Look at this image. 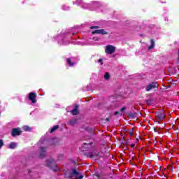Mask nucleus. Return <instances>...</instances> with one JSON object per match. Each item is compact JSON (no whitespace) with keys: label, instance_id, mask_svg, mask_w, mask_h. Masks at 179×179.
<instances>
[{"label":"nucleus","instance_id":"1","mask_svg":"<svg viewBox=\"0 0 179 179\" xmlns=\"http://www.w3.org/2000/svg\"><path fill=\"white\" fill-rule=\"evenodd\" d=\"M66 178H72L74 177L76 179H82L83 176L80 175L76 169H72L71 171H66L65 173Z\"/></svg>","mask_w":179,"mask_h":179},{"label":"nucleus","instance_id":"2","mask_svg":"<svg viewBox=\"0 0 179 179\" xmlns=\"http://www.w3.org/2000/svg\"><path fill=\"white\" fill-rule=\"evenodd\" d=\"M46 166L50 167V169H52L53 171H58V167L57 166V164H55V160L53 159L46 160Z\"/></svg>","mask_w":179,"mask_h":179},{"label":"nucleus","instance_id":"3","mask_svg":"<svg viewBox=\"0 0 179 179\" xmlns=\"http://www.w3.org/2000/svg\"><path fill=\"white\" fill-rule=\"evenodd\" d=\"M159 88V85L156 82H153L151 84H149L148 85L146 86L145 90L146 92H150V90L153 89H158Z\"/></svg>","mask_w":179,"mask_h":179},{"label":"nucleus","instance_id":"4","mask_svg":"<svg viewBox=\"0 0 179 179\" xmlns=\"http://www.w3.org/2000/svg\"><path fill=\"white\" fill-rule=\"evenodd\" d=\"M105 52L109 55L114 54V52H115V47L111 45H107L105 50Z\"/></svg>","mask_w":179,"mask_h":179},{"label":"nucleus","instance_id":"5","mask_svg":"<svg viewBox=\"0 0 179 179\" xmlns=\"http://www.w3.org/2000/svg\"><path fill=\"white\" fill-rule=\"evenodd\" d=\"M155 115L157 118H159V120H160L161 121L164 120L165 115H164V113H163V111L161 112H156L155 113Z\"/></svg>","mask_w":179,"mask_h":179},{"label":"nucleus","instance_id":"6","mask_svg":"<svg viewBox=\"0 0 179 179\" xmlns=\"http://www.w3.org/2000/svg\"><path fill=\"white\" fill-rule=\"evenodd\" d=\"M22 134V131H20V128L13 129L12 131V136H17L18 135H20Z\"/></svg>","mask_w":179,"mask_h":179},{"label":"nucleus","instance_id":"7","mask_svg":"<svg viewBox=\"0 0 179 179\" xmlns=\"http://www.w3.org/2000/svg\"><path fill=\"white\" fill-rule=\"evenodd\" d=\"M92 34H108V33L104 29H96L92 31Z\"/></svg>","mask_w":179,"mask_h":179},{"label":"nucleus","instance_id":"8","mask_svg":"<svg viewBox=\"0 0 179 179\" xmlns=\"http://www.w3.org/2000/svg\"><path fill=\"white\" fill-rule=\"evenodd\" d=\"M36 95L34 92L29 93V99L31 100V103H36Z\"/></svg>","mask_w":179,"mask_h":179},{"label":"nucleus","instance_id":"9","mask_svg":"<svg viewBox=\"0 0 179 179\" xmlns=\"http://www.w3.org/2000/svg\"><path fill=\"white\" fill-rule=\"evenodd\" d=\"M78 108H79V106L76 105V108L71 111L73 115H78V114H79V110Z\"/></svg>","mask_w":179,"mask_h":179},{"label":"nucleus","instance_id":"10","mask_svg":"<svg viewBox=\"0 0 179 179\" xmlns=\"http://www.w3.org/2000/svg\"><path fill=\"white\" fill-rule=\"evenodd\" d=\"M125 110H126L125 107L122 108L120 109V112H118V111L115 112V115H118V114H119V115H124V111H125Z\"/></svg>","mask_w":179,"mask_h":179},{"label":"nucleus","instance_id":"11","mask_svg":"<svg viewBox=\"0 0 179 179\" xmlns=\"http://www.w3.org/2000/svg\"><path fill=\"white\" fill-rule=\"evenodd\" d=\"M41 157H45V148H41Z\"/></svg>","mask_w":179,"mask_h":179},{"label":"nucleus","instance_id":"12","mask_svg":"<svg viewBox=\"0 0 179 179\" xmlns=\"http://www.w3.org/2000/svg\"><path fill=\"white\" fill-rule=\"evenodd\" d=\"M16 146H17V144L16 143H10L8 145L9 149H15V148H16Z\"/></svg>","mask_w":179,"mask_h":179},{"label":"nucleus","instance_id":"13","mask_svg":"<svg viewBox=\"0 0 179 179\" xmlns=\"http://www.w3.org/2000/svg\"><path fill=\"white\" fill-rule=\"evenodd\" d=\"M150 43H151V45L148 46V50H152L155 48V41H153V39H151Z\"/></svg>","mask_w":179,"mask_h":179},{"label":"nucleus","instance_id":"14","mask_svg":"<svg viewBox=\"0 0 179 179\" xmlns=\"http://www.w3.org/2000/svg\"><path fill=\"white\" fill-rule=\"evenodd\" d=\"M58 128H59V126L58 125H55L54 126L51 130H50V134H52V132H55V131H57V129H58Z\"/></svg>","mask_w":179,"mask_h":179},{"label":"nucleus","instance_id":"15","mask_svg":"<svg viewBox=\"0 0 179 179\" xmlns=\"http://www.w3.org/2000/svg\"><path fill=\"white\" fill-rule=\"evenodd\" d=\"M71 62H72L71 59H66V62H67L68 65H69L70 66H73L75 63H72Z\"/></svg>","mask_w":179,"mask_h":179},{"label":"nucleus","instance_id":"16","mask_svg":"<svg viewBox=\"0 0 179 179\" xmlns=\"http://www.w3.org/2000/svg\"><path fill=\"white\" fill-rule=\"evenodd\" d=\"M103 78H104L105 80H108L110 79V73H108L107 72L105 73Z\"/></svg>","mask_w":179,"mask_h":179},{"label":"nucleus","instance_id":"17","mask_svg":"<svg viewBox=\"0 0 179 179\" xmlns=\"http://www.w3.org/2000/svg\"><path fill=\"white\" fill-rule=\"evenodd\" d=\"M24 131H31V128L29 127L28 126L23 127Z\"/></svg>","mask_w":179,"mask_h":179},{"label":"nucleus","instance_id":"18","mask_svg":"<svg viewBox=\"0 0 179 179\" xmlns=\"http://www.w3.org/2000/svg\"><path fill=\"white\" fill-rule=\"evenodd\" d=\"M3 146V141L2 140H0V149Z\"/></svg>","mask_w":179,"mask_h":179},{"label":"nucleus","instance_id":"19","mask_svg":"<svg viewBox=\"0 0 179 179\" xmlns=\"http://www.w3.org/2000/svg\"><path fill=\"white\" fill-rule=\"evenodd\" d=\"M90 29H99V27L98 26H93V27H91Z\"/></svg>","mask_w":179,"mask_h":179},{"label":"nucleus","instance_id":"20","mask_svg":"<svg viewBox=\"0 0 179 179\" xmlns=\"http://www.w3.org/2000/svg\"><path fill=\"white\" fill-rule=\"evenodd\" d=\"M99 62L101 63V65H103V59H99Z\"/></svg>","mask_w":179,"mask_h":179},{"label":"nucleus","instance_id":"21","mask_svg":"<svg viewBox=\"0 0 179 179\" xmlns=\"http://www.w3.org/2000/svg\"><path fill=\"white\" fill-rule=\"evenodd\" d=\"M94 40L95 41H99V38H94Z\"/></svg>","mask_w":179,"mask_h":179},{"label":"nucleus","instance_id":"22","mask_svg":"<svg viewBox=\"0 0 179 179\" xmlns=\"http://www.w3.org/2000/svg\"><path fill=\"white\" fill-rule=\"evenodd\" d=\"M134 147H135V144H132L131 148H134Z\"/></svg>","mask_w":179,"mask_h":179},{"label":"nucleus","instance_id":"23","mask_svg":"<svg viewBox=\"0 0 179 179\" xmlns=\"http://www.w3.org/2000/svg\"><path fill=\"white\" fill-rule=\"evenodd\" d=\"M147 104L150 105V101H148Z\"/></svg>","mask_w":179,"mask_h":179},{"label":"nucleus","instance_id":"24","mask_svg":"<svg viewBox=\"0 0 179 179\" xmlns=\"http://www.w3.org/2000/svg\"><path fill=\"white\" fill-rule=\"evenodd\" d=\"M77 2H82V0H78Z\"/></svg>","mask_w":179,"mask_h":179},{"label":"nucleus","instance_id":"25","mask_svg":"<svg viewBox=\"0 0 179 179\" xmlns=\"http://www.w3.org/2000/svg\"><path fill=\"white\" fill-rule=\"evenodd\" d=\"M178 59H179V50H178Z\"/></svg>","mask_w":179,"mask_h":179}]
</instances>
